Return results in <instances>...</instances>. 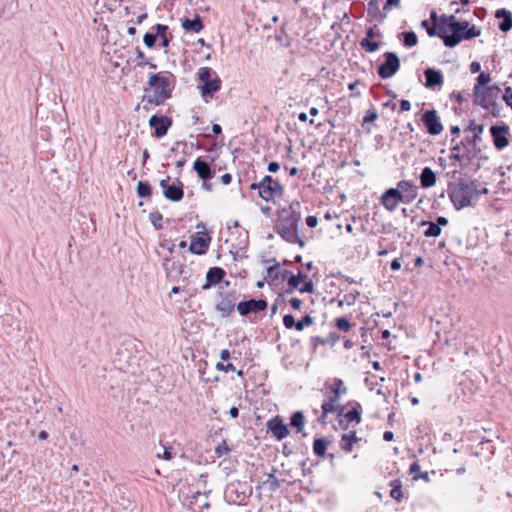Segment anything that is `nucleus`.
Returning <instances> with one entry per match:
<instances>
[{
    "label": "nucleus",
    "mask_w": 512,
    "mask_h": 512,
    "mask_svg": "<svg viewBox=\"0 0 512 512\" xmlns=\"http://www.w3.org/2000/svg\"><path fill=\"white\" fill-rule=\"evenodd\" d=\"M464 131H472L473 135L466 136L459 142H456L455 138H452L451 142L459 145L466 151L475 149V157L479 158L482 150L478 146V142L481 140V134L484 131V126L482 124H477L475 120H471Z\"/></svg>",
    "instance_id": "8"
},
{
    "label": "nucleus",
    "mask_w": 512,
    "mask_h": 512,
    "mask_svg": "<svg viewBox=\"0 0 512 512\" xmlns=\"http://www.w3.org/2000/svg\"><path fill=\"white\" fill-rule=\"evenodd\" d=\"M136 193L139 198H150L152 196V187L148 181H139L136 187Z\"/></svg>",
    "instance_id": "42"
},
{
    "label": "nucleus",
    "mask_w": 512,
    "mask_h": 512,
    "mask_svg": "<svg viewBox=\"0 0 512 512\" xmlns=\"http://www.w3.org/2000/svg\"><path fill=\"white\" fill-rule=\"evenodd\" d=\"M231 451L230 447L227 445L226 441L223 440L219 445L215 448V454L217 457H222L227 455Z\"/></svg>",
    "instance_id": "49"
},
{
    "label": "nucleus",
    "mask_w": 512,
    "mask_h": 512,
    "mask_svg": "<svg viewBox=\"0 0 512 512\" xmlns=\"http://www.w3.org/2000/svg\"><path fill=\"white\" fill-rule=\"evenodd\" d=\"M380 0H370L367 6V14L368 17H371L374 20L379 22H383L387 16V11H381L379 9Z\"/></svg>",
    "instance_id": "29"
},
{
    "label": "nucleus",
    "mask_w": 512,
    "mask_h": 512,
    "mask_svg": "<svg viewBox=\"0 0 512 512\" xmlns=\"http://www.w3.org/2000/svg\"><path fill=\"white\" fill-rule=\"evenodd\" d=\"M267 430L279 441L283 440L289 435L288 426L284 423L283 418L279 415L271 418L267 422Z\"/></svg>",
    "instance_id": "16"
},
{
    "label": "nucleus",
    "mask_w": 512,
    "mask_h": 512,
    "mask_svg": "<svg viewBox=\"0 0 512 512\" xmlns=\"http://www.w3.org/2000/svg\"><path fill=\"white\" fill-rule=\"evenodd\" d=\"M268 302L266 299H254L240 301L237 304V311L241 316H248L250 314H257L267 309Z\"/></svg>",
    "instance_id": "13"
},
{
    "label": "nucleus",
    "mask_w": 512,
    "mask_h": 512,
    "mask_svg": "<svg viewBox=\"0 0 512 512\" xmlns=\"http://www.w3.org/2000/svg\"><path fill=\"white\" fill-rule=\"evenodd\" d=\"M211 237L208 233L197 232L190 237L188 250L195 255H204L209 249Z\"/></svg>",
    "instance_id": "15"
},
{
    "label": "nucleus",
    "mask_w": 512,
    "mask_h": 512,
    "mask_svg": "<svg viewBox=\"0 0 512 512\" xmlns=\"http://www.w3.org/2000/svg\"><path fill=\"white\" fill-rule=\"evenodd\" d=\"M380 202L388 211L392 212L397 208L400 202H403L402 191L389 188L382 194Z\"/></svg>",
    "instance_id": "17"
},
{
    "label": "nucleus",
    "mask_w": 512,
    "mask_h": 512,
    "mask_svg": "<svg viewBox=\"0 0 512 512\" xmlns=\"http://www.w3.org/2000/svg\"><path fill=\"white\" fill-rule=\"evenodd\" d=\"M136 53H137V59L139 60L137 65H138L139 67H143V66H145V65H149V66H150L151 68H153V69H156V68H157V65H156V64H154V63L149 62L148 60H146V58H145V54L143 53V51H142L139 47H137V48H136Z\"/></svg>",
    "instance_id": "47"
},
{
    "label": "nucleus",
    "mask_w": 512,
    "mask_h": 512,
    "mask_svg": "<svg viewBox=\"0 0 512 512\" xmlns=\"http://www.w3.org/2000/svg\"><path fill=\"white\" fill-rule=\"evenodd\" d=\"M159 246L167 249L170 255H172L175 251V244L172 240L162 237L159 241Z\"/></svg>",
    "instance_id": "50"
},
{
    "label": "nucleus",
    "mask_w": 512,
    "mask_h": 512,
    "mask_svg": "<svg viewBox=\"0 0 512 512\" xmlns=\"http://www.w3.org/2000/svg\"><path fill=\"white\" fill-rule=\"evenodd\" d=\"M296 323L297 321L292 314H286L283 316V325L286 329H296Z\"/></svg>",
    "instance_id": "52"
},
{
    "label": "nucleus",
    "mask_w": 512,
    "mask_h": 512,
    "mask_svg": "<svg viewBox=\"0 0 512 512\" xmlns=\"http://www.w3.org/2000/svg\"><path fill=\"white\" fill-rule=\"evenodd\" d=\"M389 485L391 487V490H390L391 498H393L394 500H396L398 502L402 501L404 495H403V491H402L401 480L399 478L394 479V480L390 481Z\"/></svg>",
    "instance_id": "39"
},
{
    "label": "nucleus",
    "mask_w": 512,
    "mask_h": 512,
    "mask_svg": "<svg viewBox=\"0 0 512 512\" xmlns=\"http://www.w3.org/2000/svg\"><path fill=\"white\" fill-rule=\"evenodd\" d=\"M378 118V113L375 109H369L363 117V125L366 123L374 122Z\"/></svg>",
    "instance_id": "54"
},
{
    "label": "nucleus",
    "mask_w": 512,
    "mask_h": 512,
    "mask_svg": "<svg viewBox=\"0 0 512 512\" xmlns=\"http://www.w3.org/2000/svg\"><path fill=\"white\" fill-rule=\"evenodd\" d=\"M305 221L309 228H315L318 224V218L314 215L307 216Z\"/></svg>",
    "instance_id": "61"
},
{
    "label": "nucleus",
    "mask_w": 512,
    "mask_h": 512,
    "mask_svg": "<svg viewBox=\"0 0 512 512\" xmlns=\"http://www.w3.org/2000/svg\"><path fill=\"white\" fill-rule=\"evenodd\" d=\"M193 170L202 181H209L215 176V170L202 157H198L194 161Z\"/></svg>",
    "instance_id": "19"
},
{
    "label": "nucleus",
    "mask_w": 512,
    "mask_h": 512,
    "mask_svg": "<svg viewBox=\"0 0 512 512\" xmlns=\"http://www.w3.org/2000/svg\"><path fill=\"white\" fill-rule=\"evenodd\" d=\"M174 79V75L169 71L150 73L148 85L153 90V94H147L149 90L144 89L145 94L142 97V102L155 106L164 104L167 99L172 97Z\"/></svg>",
    "instance_id": "3"
},
{
    "label": "nucleus",
    "mask_w": 512,
    "mask_h": 512,
    "mask_svg": "<svg viewBox=\"0 0 512 512\" xmlns=\"http://www.w3.org/2000/svg\"><path fill=\"white\" fill-rule=\"evenodd\" d=\"M491 82V76L488 72H480L478 77L476 78V83L473 87V100H477L481 98L479 96V93L481 90H483L484 87L488 86V84Z\"/></svg>",
    "instance_id": "30"
},
{
    "label": "nucleus",
    "mask_w": 512,
    "mask_h": 512,
    "mask_svg": "<svg viewBox=\"0 0 512 512\" xmlns=\"http://www.w3.org/2000/svg\"><path fill=\"white\" fill-rule=\"evenodd\" d=\"M164 197L172 202H179L184 197V185L177 178L169 187H164Z\"/></svg>",
    "instance_id": "20"
},
{
    "label": "nucleus",
    "mask_w": 512,
    "mask_h": 512,
    "mask_svg": "<svg viewBox=\"0 0 512 512\" xmlns=\"http://www.w3.org/2000/svg\"><path fill=\"white\" fill-rule=\"evenodd\" d=\"M289 304H290V307L293 309V310H299L303 304L302 300H300L299 298H291L289 300Z\"/></svg>",
    "instance_id": "62"
},
{
    "label": "nucleus",
    "mask_w": 512,
    "mask_h": 512,
    "mask_svg": "<svg viewBox=\"0 0 512 512\" xmlns=\"http://www.w3.org/2000/svg\"><path fill=\"white\" fill-rule=\"evenodd\" d=\"M421 121L427 129V133L432 136L439 135L443 131V125L435 109L424 111L421 116Z\"/></svg>",
    "instance_id": "14"
},
{
    "label": "nucleus",
    "mask_w": 512,
    "mask_h": 512,
    "mask_svg": "<svg viewBox=\"0 0 512 512\" xmlns=\"http://www.w3.org/2000/svg\"><path fill=\"white\" fill-rule=\"evenodd\" d=\"M501 92V89L498 85H488L483 88V90L480 91L479 96L485 98V102L488 103L490 101H495L499 93Z\"/></svg>",
    "instance_id": "35"
},
{
    "label": "nucleus",
    "mask_w": 512,
    "mask_h": 512,
    "mask_svg": "<svg viewBox=\"0 0 512 512\" xmlns=\"http://www.w3.org/2000/svg\"><path fill=\"white\" fill-rule=\"evenodd\" d=\"M425 87L429 89H435L441 87L443 84V74L440 70L435 68H426L424 70Z\"/></svg>",
    "instance_id": "22"
},
{
    "label": "nucleus",
    "mask_w": 512,
    "mask_h": 512,
    "mask_svg": "<svg viewBox=\"0 0 512 512\" xmlns=\"http://www.w3.org/2000/svg\"><path fill=\"white\" fill-rule=\"evenodd\" d=\"M305 425V416L302 411H295L290 416V426L297 429V432H301Z\"/></svg>",
    "instance_id": "40"
},
{
    "label": "nucleus",
    "mask_w": 512,
    "mask_h": 512,
    "mask_svg": "<svg viewBox=\"0 0 512 512\" xmlns=\"http://www.w3.org/2000/svg\"><path fill=\"white\" fill-rule=\"evenodd\" d=\"M462 149L463 148H461L459 145L454 144L451 148V154L449 158L456 162L465 161L466 164L470 163L473 159L477 158L475 157V149L467 151L464 150L463 152H461Z\"/></svg>",
    "instance_id": "23"
},
{
    "label": "nucleus",
    "mask_w": 512,
    "mask_h": 512,
    "mask_svg": "<svg viewBox=\"0 0 512 512\" xmlns=\"http://www.w3.org/2000/svg\"><path fill=\"white\" fill-rule=\"evenodd\" d=\"M163 447H164L163 454L162 455L157 454V457L163 458L164 460H167V461L173 459V457H174L173 448L171 446H166V445H163Z\"/></svg>",
    "instance_id": "56"
},
{
    "label": "nucleus",
    "mask_w": 512,
    "mask_h": 512,
    "mask_svg": "<svg viewBox=\"0 0 512 512\" xmlns=\"http://www.w3.org/2000/svg\"><path fill=\"white\" fill-rule=\"evenodd\" d=\"M217 296L220 300L215 305V310L220 313L222 318L229 317L235 307L237 308V293L235 290L231 291H218Z\"/></svg>",
    "instance_id": "9"
},
{
    "label": "nucleus",
    "mask_w": 512,
    "mask_h": 512,
    "mask_svg": "<svg viewBox=\"0 0 512 512\" xmlns=\"http://www.w3.org/2000/svg\"><path fill=\"white\" fill-rule=\"evenodd\" d=\"M360 46L366 52L373 53L379 49L380 44L378 41H374L373 39L363 38L360 41Z\"/></svg>",
    "instance_id": "43"
},
{
    "label": "nucleus",
    "mask_w": 512,
    "mask_h": 512,
    "mask_svg": "<svg viewBox=\"0 0 512 512\" xmlns=\"http://www.w3.org/2000/svg\"><path fill=\"white\" fill-rule=\"evenodd\" d=\"M330 444L331 441L324 437L315 438L313 441V453L319 458H326V450Z\"/></svg>",
    "instance_id": "34"
},
{
    "label": "nucleus",
    "mask_w": 512,
    "mask_h": 512,
    "mask_svg": "<svg viewBox=\"0 0 512 512\" xmlns=\"http://www.w3.org/2000/svg\"><path fill=\"white\" fill-rule=\"evenodd\" d=\"M451 100H454L455 102L462 104L463 102L467 101V98L464 96L462 92L453 91L450 94Z\"/></svg>",
    "instance_id": "58"
},
{
    "label": "nucleus",
    "mask_w": 512,
    "mask_h": 512,
    "mask_svg": "<svg viewBox=\"0 0 512 512\" xmlns=\"http://www.w3.org/2000/svg\"><path fill=\"white\" fill-rule=\"evenodd\" d=\"M502 99L507 106L512 104V88L510 86L505 87Z\"/></svg>",
    "instance_id": "57"
},
{
    "label": "nucleus",
    "mask_w": 512,
    "mask_h": 512,
    "mask_svg": "<svg viewBox=\"0 0 512 512\" xmlns=\"http://www.w3.org/2000/svg\"><path fill=\"white\" fill-rule=\"evenodd\" d=\"M419 226H428V228L423 233V235L427 238L438 237L441 235L442 229L438 227V225L433 221L422 220L419 223Z\"/></svg>",
    "instance_id": "38"
},
{
    "label": "nucleus",
    "mask_w": 512,
    "mask_h": 512,
    "mask_svg": "<svg viewBox=\"0 0 512 512\" xmlns=\"http://www.w3.org/2000/svg\"><path fill=\"white\" fill-rule=\"evenodd\" d=\"M301 204L299 201H292L288 207L277 211V220L274 231L287 243L298 244L300 248L305 247V240L299 235L301 222Z\"/></svg>",
    "instance_id": "2"
},
{
    "label": "nucleus",
    "mask_w": 512,
    "mask_h": 512,
    "mask_svg": "<svg viewBox=\"0 0 512 512\" xmlns=\"http://www.w3.org/2000/svg\"><path fill=\"white\" fill-rule=\"evenodd\" d=\"M384 61L377 68L378 76L381 79L393 77L400 69V59L395 52H385Z\"/></svg>",
    "instance_id": "10"
},
{
    "label": "nucleus",
    "mask_w": 512,
    "mask_h": 512,
    "mask_svg": "<svg viewBox=\"0 0 512 512\" xmlns=\"http://www.w3.org/2000/svg\"><path fill=\"white\" fill-rule=\"evenodd\" d=\"M157 38H158L157 30H155L154 33L146 32L143 36V42L146 47L153 48L156 44Z\"/></svg>",
    "instance_id": "46"
},
{
    "label": "nucleus",
    "mask_w": 512,
    "mask_h": 512,
    "mask_svg": "<svg viewBox=\"0 0 512 512\" xmlns=\"http://www.w3.org/2000/svg\"><path fill=\"white\" fill-rule=\"evenodd\" d=\"M313 324H314V318L311 315L306 314L305 316L302 317L301 320L297 321L296 330L302 331L305 327L311 326Z\"/></svg>",
    "instance_id": "45"
},
{
    "label": "nucleus",
    "mask_w": 512,
    "mask_h": 512,
    "mask_svg": "<svg viewBox=\"0 0 512 512\" xmlns=\"http://www.w3.org/2000/svg\"><path fill=\"white\" fill-rule=\"evenodd\" d=\"M181 25L186 32L199 33L204 28L199 15H196L194 19L185 18Z\"/></svg>",
    "instance_id": "33"
},
{
    "label": "nucleus",
    "mask_w": 512,
    "mask_h": 512,
    "mask_svg": "<svg viewBox=\"0 0 512 512\" xmlns=\"http://www.w3.org/2000/svg\"><path fill=\"white\" fill-rule=\"evenodd\" d=\"M226 272L221 267H211L206 273L205 284L202 285L203 290H209L224 281Z\"/></svg>",
    "instance_id": "18"
},
{
    "label": "nucleus",
    "mask_w": 512,
    "mask_h": 512,
    "mask_svg": "<svg viewBox=\"0 0 512 512\" xmlns=\"http://www.w3.org/2000/svg\"><path fill=\"white\" fill-rule=\"evenodd\" d=\"M358 441L359 438L356 435V431L353 430L341 436L340 447L343 451L349 453L353 450L354 444Z\"/></svg>",
    "instance_id": "32"
},
{
    "label": "nucleus",
    "mask_w": 512,
    "mask_h": 512,
    "mask_svg": "<svg viewBox=\"0 0 512 512\" xmlns=\"http://www.w3.org/2000/svg\"><path fill=\"white\" fill-rule=\"evenodd\" d=\"M284 480H279L277 478H274L273 480H267L264 482V484H268L269 490L271 492H276L280 487Z\"/></svg>",
    "instance_id": "55"
},
{
    "label": "nucleus",
    "mask_w": 512,
    "mask_h": 512,
    "mask_svg": "<svg viewBox=\"0 0 512 512\" xmlns=\"http://www.w3.org/2000/svg\"><path fill=\"white\" fill-rule=\"evenodd\" d=\"M429 37H439L448 48L456 47L463 40H471L481 35V29L470 25L468 21H459L455 15L442 14L440 23L430 25L427 30Z\"/></svg>",
    "instance_id": "1"
},
{
    "label": "nucleus",
    "mask_w": 512,
    "mask_h": 512,
    "mask_svg": "<svg viewBox=\"0 0 512 512\" xmlns=\"http://www.w3.org/2000/svg\"><path fill=\"white\" fill-rule=\"evenodd\" d=\"M340 339V335L336 332H330L327 338H322L320 336H312L310 341L313 345V349L316 350L318 345H327L330 344L334 346Z\"/></svg>",
    "instance_id": "31"
},
{
    "label": "nucleus",
    "mask_w": 512,
    "mask_h": 512,
    "mask_svg": "<svg viewBox=\"0 0 512 512\" xmlns=\"http://www.w3.org/2000/svg\"><path fill=\"white\" fill-rule=\"evenodd\" d=\"M396 189L402 191L403 203L409 204L417 197L418 187L412 181L401 180Z\"/></svg>",
    "instance_id": "21"
},
{
    "label": "nucleus",
    "mask_w": 512,
    "mask_h": 512,
    "mask_svg": "<svg viewBox=\"0 0 512 512\" xmlns=\"http://www.w3.org/2000/svg\"><path fill=\"white\" fill-rule=\"evenodd\" d=\"M492 142L496 150L501 151L510 143L509 126L505 123L491 125L489 129Z\"/></svg>",
    "instance_id": "11"
},
{
    "label": "nucleus",
    "mask_w": 512,
    "mask_h": 512,
    "mask_svg": "<svg viewBox=\"0 0 512 512\" xmlns=\"http://www.w3.org/2000/svg\"><path fill=\"white\" fill-rule=\"evenodd\" d=\"M400 40L406 47H414L418 43V37L414 31H404L400 34Z\"/></svg>",
    "instance_id": "41"
},
{
    "label": "nucleus",
    "mask_w": 512,
    "mask_h": 512,
    "mask_svg": "<svg viewBox=\"0 0 512 512\" xmlns=\"http://www.w3.org/2000/svg\"><path fill=\"white\" fill-rule=\"evenodd\" d=\"M153 30H157L158 38H160V46L163 48H168L172 39L173 35L169 32V27L165 24H155L153 26Z\"/></svg>",
    "instance_id": "28"
},
{
    "label": "nucleus",
    "mask_w": 512,
    "mask_h": 512,
    "mask_svg": "<svg viewBox=\"0 0 512 512\" xmlns=\"http://www.w3.org/2000/svg\"><path fill=\"white\" fill-rule=\"evenodd\" d=\"M249 188L257 190L259 197L266 202L282 198L284 195V187L270 175L264 176L260 182L251 183Z\"/></svg>",
    "instance_id": "5"
},
{
    "label": "nucleus",
    "mask_w": 512,
    "mask_h": 512,
    "mask_svg": "<svg viewBox=\"0 0 512 512\" xmlns=\"http://www.w3.org/2000/svg\"><path fill=\"white\" fill-rule=\"evenodd\" d=\"M331 393L328 400L323 401L321 408H324L326 412H335L337 417H341L343 415V411L345 410V406L339 404L340 396L347 393V387L344 385V382L335 378L333 386L331 388Z\"/></svg>",
    "instance_id": "7"
},
{
    "label": "nucleus",
    "mask_w": 512,
    "mask_h": 512,
    "mask_svg": "<svg viewBox=\"0 0 512 512\" xmlns=\"http://www.w3.org/2000/svg\"><path fill=\"white\" fill-rule=\"evenodd\" d=\"M411 109V103L408 100L402 99L400 101V111L407 112Z\"/></svg>",
    "instance_id": "64"
},
{
    "label": "nucleus",
    "mask_w": 512,
    "mask_h": 512,
    "mask_svg": "<svg viewBox=\"0 0 512 512\" xmlns=\"http://www.w3.org/2000/svg\"><path fill=\"white\" fill-rule=\"evenodd\" d=\"M474 105L480 106L482 109L489 111V113L498 118L501 116L502 106L495 100L488 103L485 102V98L481 97L477 100H473Z\"/></svg>",
    "instance_id": "26"
},
{
    "label": "nucleus",
    "mask_w": 512,
    "mask_h": 512,
    "mask_svg": "<svg viewBox=\"0 0 512 512\" xmlns=\"http://www.w3.org/2000/svg\"><path fill=\"white\" fill-rule=\"evenodd\" d=\"M420 185L424 189L435 186L437 177L436 173L428 166L424 167L419 176Z\"/></svg>",
    "instance_id": "27"
},
{
    "label": "nucleus",
    "mask_w": 512,
    "mask_h": 512,
    "mask_svg": "<svg viewBox=\"0 0 512 512\" xmlns=\"http://www.w3.org/2000/svg\"><path fill=\"white\" fill-rule=\"evenodd\" d=\"M197 75L201 82L199 88L202 97H212L221 89L222 81L212 68L202 67L198 70Z\"/></svg>",
    "instance_id": "6"
},
{
    "label": "nucleus",
    "mask_w": 512,
    "mask_h": 512,
    "mask_svg": "<svg viewBox=\"0 0 512 512\" xmlns=\"http://www.w3.org/2000/svg\"><path fill=\"white\" fill-rule=\"evenodd\" d=\"M280 264L276 262L275 264L269 266L267 268V276L265 277V280H268L270 278L272 281L276 280H286L289 281V278L293 273L290 270H280Z\"/></svg>",
    "instance_id": "24"
},
{
    "label": "nucleus",
    "mask_w": 512,
    "mask_h": 512,
    "mask_svg": "<svg viewBox=\"0 0 512 512\" xmlns=\"http://www.w3.org/2000/svg\"><path fill=\"white\" fill-rule=\"evenodd\" d=\"M300 293H313L314 292V284L311 279L306 278L303 281L302 286L298 288Z\"/></svg>",
    "instance_id": "51"
},
{
    "label": "nucleus",
    "mask_w": 512,
    "mask_h": 512,
    "mask_svg": "<svg viewBox=\"0 0 512 512\" xmlns=\"http://www.w3.org/2000/svg\"><path fill=\"white\" fill-rule=\"evenodd\" d=\"M377 26L374 25L366 30V36L364 38L373 39L376 36H380V33L376 31Z\"/></svg>",
    "instance_id": "60"
},
{
    "label": "nucleus",
    "mask_w": 512,
    "mask_h": 512,
    "mask_svg": "<svg viewBox=\"0 0 512 512\" xmlns=\"http://www.w3.org/2000/svg\"><path fill=\"white\" fill-rule=\"evenodd\" d=\"M216 368L221 371H235V366L232 363L224 364L222 362L217 363Z\"/></svg>",
    "instance_id": "59"
},
{
    "label": "nucleus",
    "mask_w": 512,
    "mask_h": 512,
    "mask_svg": "<svg viewBox=\"0 0 512 512\" xmlns=\"http://www.w3.org/2000/svg\"><path fill=\"white\" fill-rule=\"evenodd\" d=\"M335 326L343 332H348L351 329V323L346 317H339L335 320Z\"/></svg>",
    "instance_id": "48"
},
{
    "label": "nucleus",
    "mask_w": 512,
    "mask_h": 512,
    "mask_svg": "<svg viewBox=\"0 0 512 512\" xmlns=\"http://www.w3.org/2000/svg\"><path fill=\"white\" fill-rule=\"evenodd\" d=\"M447 193L456 210L472 206L478 201L477 180L459 178L455 182H449Z\"/></svg>",
    "instance_id": "4"
},
{
    "label": "nucleus",
    "mask_w": 512,
    "mask_h": 512,
    "mask_svg": "<svg viewBox=\"0 0 512 512\" xmlns=\"http://www.w3.org/2000/svg\"><path fill=\"white\" fill-rule=\"evenodd\" d=\"M162 266H163V269L165 270V272L167 274H169L171 272V270L176 268V263L172 262V256L170 255V256L163 258Z\"/></svg>",
    "instance_id": "53"
},
{
    "label": "nucleus",
    "mask_w": 512,
    "mask_h": 512,
    "mask_svg": "<svg viewBox=\"0 0 512 512\" xmlns=\"http://www.w3.org/2000/svg\"><path fill=\"white\" fill-rule=\"evenodd\" d=\"M148 124L153 129L152 136L155 138H162L167 134L168 130L172 126L173 120L171 117L166 115L154 114L150 117Z\"/></svg>",
    "instance_id": "12"
},
{
    "label": "nucleus",
    "mask_w": 512,
    "mask_h": 512,
    "mask_svg": "<svg viewBox=\"0 0 512 512\" xmlns=\"http://www.w3.org/2000/svg\"><path fill=\"white\" fill-rule=\"evenodd\" d=\"M149 220L156 230L163 228V216L159 211L151 212L149 214Z\"/></svg>",
    "instance_id": "44"
},
{
    "label": "nucleus",
    "mask_w": 512,
    "mask_h": 512,
    "mask_svg": "<svg viewBox=\"0 0 512 512\" xmlns=\"http://www.w3.org/2000/svg\"><path fill=\"white\" fill-rule=\"evenodd\" d=\"M307 278V275L302 273L301 271L298 274H293L290 276L288 281V287L285 290V293L291 294L294 290H298L300 284Z\"/></svg>",
    "instance_id": "37"
},
{
    "label": "nucleus",
    "mask_w": 512,
    "mask_h": 512,
    "mask_svg": "<svg viewBox=\"0 0 512 512\" xmlns=\"http://www.w3.org/2000/svg\"><path fill=\"white\" fill-rule=\"evenodd\" d=\"M495 18L501 19L498 28L502 32H508L512 28V13L506 8H500L495 12Z\"/></svg>",
    "instance_id": "25"
},
{
    "label": "nucleus",
    "mask_w": 512,
    "mask_h": 512,
    "mask_svg": "<svg viewBox=\"0 0 512 512\" xmlns=\"http://www.w3.org/2000/svg\"><path fill=\"white\" fill-rule=\"evenodd\" d=\"M279 169L280 164L276 161H271L267 166V170L271 173H276Z\"/></svg>",
    "instance_id": "63"
},
{
    "label": "nucleus",
    "mask_w": 512,
    "mask_h": 512,
    "mask_svg": "<svg viewBox=\"0 0 512 512\" xmlns=\"http://www.w3.org/2000/svg\"><path fill=\"white\" fill-rule=\"evenodd\" d=\"M361 412L362 407L358 402H356L350 410L347 412L343 411V415L341 417H344L348 422H355L358 424L362 420Z\"/></svg>",
    "instance_id": "36"
}]
</instances>
